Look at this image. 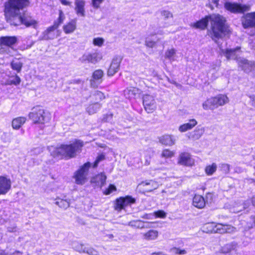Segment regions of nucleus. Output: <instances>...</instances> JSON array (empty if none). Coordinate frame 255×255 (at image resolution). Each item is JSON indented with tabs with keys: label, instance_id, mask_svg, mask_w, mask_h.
Returning a JSON list of instances; mask_svg holds the SVG:
<instances>
[{
	"label": "nucleus",
	"instance_id": "obj_1",
	"mask_svg": "<svg viewBox=\"0 0 255 255\" xmlns=\"http://www.w3.org/2000/svg\"><path fill=\"white\" fill-rule=\"evenodd\" d=\"M209 21L211 22L212 29L210 35L214 40L216 41L217 39L229 33V28L225 24V19L219 14H214L207 16L196 22L192 23L191 26L196 28L203 29L206 27Z\"/></svg>",
	"mask_w": 255,
	"mask_h": 255
},
{
	"label": "nucleus",
	"instance_id": "obj_2",
	"mask_svg": "<svg viewBox=\"0 0 255 255\" xmlns=\"http://www.w3.org/2000/svg\"><path fill=\"white\" fill-rule=\"evenodd\" d=\"M83 145L82 141L75 139L69 144H61L56 147H52L50 150L54 157L69 159L75 157L81 151Z\"/></svg>",
	"mask_w": 255,
	"mask_h": 255
},
{
	"label": "nucleus",
	"instance_id": "obj_3",
	"mask_svg": "<svg viewBox=\"0 0 255 255\" xmlns=\"http://www.w3.org/2000/svg\"><path fill=\"white\" fill-rule=\"evenodd\" d=\"M203 232L206 233H232L236 231V228L229 225L208 223L202 228Z\"/></svg>",
	"mask_w": 255,
	"mask_h": 255
},
{
	"label": "nucleus",
	"instance_id": "obj_4",
	"mask_svg": "<svg viewBox=\"0 0 255 255\" xmlns=\"http://www.w3.org/2000/svg\"><path fill=\"white\" fill-rule=\"evenodd\" d=\"M29 4L28 0H8L4 4L5 14H20V10Z\"/></svg>",
	"mask_w": 255,
	"mask_h": 255
},
{
	"label": "nucleus",
	"instance_id": "obj_5",
	"mask_svg": "<svg viewBox=\"0 0 255 255\" xmlns=\"http://www.w3.org/2000/svg\"><path fill=\"white\" fill-rule=\"evenodd\" d=\"M28 116L35 124H44L50 120L44 110L40 107L34 108Z\"/></svg>",
	"mask_w": 255,
	"mask_h": 255
},
{
	"label": "nucleus",
	"instance_id": "obj_6",
	"mask_svg": "<svg viewBox=\"0 0 255 255\" xmlns=\"http://www.w3.org/2000/svg\"><path fill=\"white\" fill-rule=\"evenodd\" d=\"M91 166L90 162H87L81 166L74 174L73 178L77 184L83 185L88 181L89 169Z\"/></svg>",
	"mask_w": 255,
	"mask_h": 255
},
{
	"label": "nucleus",
	"instance_id": "obj_7",
	"mask_svg": "<svg viewBox=\"0 0 255 255\" xmlns=\"http://www.w3.org/2000/svg\"><path fill=\"white\" fill-rule=\"evenodd\" d=\"M135 202V199L131 196H127L125 197H121L116 199L114 202V209L118 212H120L128 206L131 205Z\"/></svg>",
	"mask_w": 255,
	"mask_h": 255
},
{
	"label": "nucleus",
	"instance_id": "obj_8",
	"mask_svg": "<svg viewBox=\"0 0 255 255\" xmlns=\"http://www.w3.org/2000/svg\"><path fill=\"white\" fill-rule=\"evenodd\" d=\"M143 104L148 113H153L156 109V103L154 98L150 95H145L143 97Z\"/></svg>",
	"mask_w": 255,
	"mask_h": 255
},
{
	"label": "nucleus",
	"instance_id": "obj_9",
	"mask_svg": "<svg viewBox=\"0 0 255 255\" xmlns=\"http://www.w3.org/2000/svg\"><path fill=\"white\" fill-rule=\"evenodd\" d=\"M225 8L232 12H243L250 10V6L227 2L225 3Z\"/></svg>",
	"mask_w": 255,
	"mask_h": 255
},
{
	"label": "nucleus",
	"instance_id": "obj_10",
	"mask_svg": "<svg viewBox=\"0 0 255 255\" xmlns=\"http://www.w3.org/2000/svg\"><path fill=\"white\" fill-rule=\"evenodd\" d=\"M178 163L183 166H192L194 165V159L188 152H182L179 155Z\"/></svg>",
	"mask_w": 255,
	"mask_h": 255
},
{
	"label": "nucleus",
	"instance_id": "obj_11",
	"mask_svg": "<svg viewBox=\"0 0 255 255\" xmlns=\"http://www.w3.org/2000/svg\"><path fill=\"white\" fill-rule=\"evenodd\" d=\"M122 58L120 56H115L112 59L110 66L108 70V75L113 76L119 70Z\"/></svg>",
	"mask_w": 255,
	"mask_h": 255
},
{
	"label": "nucleus",
	"instance_id": "obj_12",
	"mask_svg": "<svg viewBox=\"0 0 255 255\" xmlns=\"http://www.w3.org/2000/svg\"><path fill=\"white\" fill-rule=\"evenodd\" d=\"M159 184L154 180H150L141 182L138 184V187L145 190V192H150L156 189Z\"/></svg>",
	"mask_w": 255,
	"mask_h": 255
},
{
	"label": "nucleus",
	"instance_id": "obj_13",
	"mask_svg": "<svg viewBox=\"0 0 255 255\" xmlns=\"http://www.w3.org/2000/svg\"><path fill=\"white\" fill-rule=\"evenodd\" d=\"M11 181L10 178L0 176V195L5 194L10 190Z\"/></svg>",
	"mask_w": 255,
	"mask_h": 255
},
{
	"label": "nucleus",
	"instance_id": "obj_14",
	"mask_svg": "<svg viewBox=\"0 0 255 255\" xmlns=\"http://www.w3.org/2000/svg\"><path fill=\"white\" fill-rule=\"evenodd\" d=\"M102 58V54L100 52H93L85 54L82 56L83 61H87L88 62L95 63L101 60Z\"/></svg>",
	"mask_w": 255,
	"mask_h": 255
},
{
	"label": "nucleus",
	"instance_id": "obj_15",
	"mask_svg": "<svg viewBox=\"0 0 255 255\" xmlns=\"http://www.w3.org/2000/svg\"><path fill=\"white\" fill-rule=\"evenodd\" d=\"M242 23L244 28L255 26V12L247 14Z\"/></svg>",
	"mask_w": 255,
	"mask_h": 255
},
{
	"label": "nucleus",
	"instance_id": "obj_16",
	"mask_svg": "<svg viewBox=\"0 0 255 255\" xmlns=\"http://www.w3.org/2000/svg\"><path fill=\"white\" fill-rule=\"evenodd\" d=\"M197 124L198 122L195 119H190L187 123L180 126L178 128V130L181 132H186L187 130L193 129Z\"/></svg>",
	"mask_w": 255,
	"mask_h": 255
},
{
	"label": "nucleus",
	"instance_id": "obj_17",
	"mask_svg": "<svg viewBox=\"0 0 255 255\" xmlns=\"http://www.w3.org/2000/svg\"><path fill=\"white\" fill-rule=\"evenodd\" d=\"M215 108L217 109L220 106H223L229 102V98L224 94H219L213 97Z\"/></svg>",
	"mask_w": 255,
	"mask_h": 255
},
{
	"label": "nucleus",
	"instance_id": "obj_18",
	"mask_svg": "<svg viewBox=\"0 0 255 255\" xmlns=\"http://www.w3.org/2000/svg\"><path fill=\"white\" fill-rule=\"evenodd\" d=\"M7 21L11 24L14 26L19 25L22 24V15L20 14L7 15L5 14Z\"/></svg>",
	"mask_w": 255,
	"mask_h": 255
},
{
	"label": "nucleus",
	"instance_id": "obj_19",
	"mask_svg": "<svg viewBox=\"0 0 255 255\" xmlns=\"http://www.w3.org/2000/svg\"><path fill=\"white\" fill-rule=\"evenodd\" d=\"M17 41L16 36H1L0 37V44L1 46L11 47L15 44Z\"/></svg>",
	"mask_w": 255,
	"mask_h": 255
},
{
	"label": "nucleus",
	"instance_id": "obj_20",
	"mask_svg": "<svg viewBox=\"0 0 255 255\" xmlns=\"http://www.w3.org/2000/svg\"><path fill=\"white\" fill-rule=\"evenodd\" d=\"M37 24V21L30 15L27 14H24L22 15V24H24L26 27L32 26L35 28Z\"/></svg>",
	"mask_w": 255,
	"mask_h": 255
},
{
	"label": "nucleus",
	"instance_id": "obj_21",
	"mask_svg": "<svg viewBox=\"0 0 255 255\" xmlns=\"http://www.w3.org/2000/svg\"><path fill=\"white\" fill-rule=\"evenodd\" d=\"M159 141L162 144L166 146H172L175 143L174 136L170 134H164L159 138Z\"/></svg>",
	"mask_w": 255,
	"mask_h": 255
},
{
	"label": "nucleus",
	"instance_id": "obj_22",
	"mask_svg": "<svg viewBox=\"0 0 255 255\" xmlns=\"http://www.w3.org/2000/svg\"><path fill=\"white\" fill-rule=\"evenodd\" d=\"M222 53L226 56L227 59H237V60L240 58H238V52L239 51V48L221 50Z\"/></svg>",
	"mask_w": 255,
	"mask_h": 255
},
{
	"label": "nucleus",
	"instance_id": "obj_23",
	"mask_svg": "<svg viewBox=\"0 0 255 255\" xmlns=\"http://www.w3.org/2000/svg\"><path fill=\"white\" fill-rule=\"evenodd\" d=\"M107 177L104 173H101L93 177L91 180L92 183H95L96 185L102 187L106 183Z\"/></svg>",
	"mask_w": 255,
	"mask_h": 255
},
{
	"label": "nucleus",
	"instance_id": "obj_24",
	"mask_svg": "<svg viewBox=\"0 0 255 255\" xmlns=\"http://www.w3.org/2000/svg\"><path fill=\"white\" fill-rule=\"evenodd\" d=\"M25 117H19L13 119L11 122V126L13 129H19L26 122Z\"/></svg>",
	"mask_w": 255,
	"mask_h": 255
},
{
	"label": "nucleus",
	"instance_id": "obj_25",
	"mask_svg": "<svg viewBox=\"0 0 255 255\" xmlns=\"http://www.w3.org/2000/svg\"><path fill=\"white\" fill-rule=\"evenodd\" d=\"M193 205L199 209H202L205 206L204 197L200 195H195L193 198Z\"/></svg>",
	"mask_w": 255,
	"mask_h": 255
},
{
	"label": "nucleus",
	"instance_id": "obj_26",
	"mask_svg": "<svg viewBox=\"0 0 255 255\" xmlns=\"http://www.w3.org/2000/svg\"><path fill=\"white\" fill-rule=\"evenodd\" d=\"M158 232L153 229L142 234L143 239L146 241L155 240L158 238Z\"/></svg>",
	"mask_w": 255,
	"mask_h": 255
},
{
	"label": "nucleus",
	"instance_id": "obj_27",
	"mask_svg": "<svg viewBox=\"0 0 255 255\" xmlns=\"http://www.w3.org/2000/svg\"><path fill=\"white\" fill-rule=\"evenodd\" d=\"M76 20L72 19L63 26L64 32L66 34L73 33L76 29Z\"/></svg>",
	"mask_w": 255,
	"mask_h": 255
},
{
	"label": "nucleus",
	"instance_id": "obj_28",
	"mask_svg": "<svg viewBox=\"0 0 255 255\" xmlns=\"http://www.w3.org/2000/svg\"><path fill=\"white\" fill-rule=\"evenodd\" d=\"M75 10L77 14L82 16H85L84 6L85 2L84 0H75Z\"/></svg>",
	"mask_w": 255,
	"mask_h": 255
},
{
	"label": "nucleus",
	"instance_id": "obj_29",
	"mask_svg": "<svg viewBox=\"0 0 255 255\" xmlns=\"http://www.w3.org/2000/svg\"><path fill=\"white\" fill-rule=\"evenodd\" d=\"M238 61L239 66L242 67V69L245 72H248L252 70L253 66L252 62L244 58H240L238 60Z\"/></svg>",
	"mask_w": 255,
	"mask_h": 255
},
{
	"label": "nucleus",
	"instance_id": "obj_30",
	"mask_svg": "<svg viewBox=\"0 0 255 255\" xmlns=\"http://www.w3.org/2000/svg\"><path fill=\"white\" fill-rule=\"evenodd\" d=\"M213 97L207 99L202 103V108L205 110H214L216 109Z\"/></svg>",
	"mask_w": 255,
	"mask_h": 255
},
{
	"label": "nucleus",
	"instance_id": "obj_31",
	"mask_svg": "<svg viewBox=\"0 0 255 255\" xmlns=\"http://www.w3.org/2000/svg\"><path fill=\"white\" fill-rule=\"evenodd\" d=\"M55 204L58 206L60 208L66 209L70 206V200L57 198L56 199Z\"/></svg>",
	"mask_w": 255,
	"mask_h": 255
},
{
	"label": "nucleus",
	"instance_id": "obj_32",
	"mask_svg": "<svg viewBox=\"0 0 255 255\" xmlns=\"http://www.w3.org/2000/svg\"><path fill=\"white\" fill-rule=\"evenodd\" d=\"M176 50L175 49L172 48L168 49L165 52V57L169 59L171 61L176 60Z\"/></svg>",
	"mask_w": 255,
	"mask_h": 255
},
{
	"label": "nucleus",
	"instance_id": "obj_33",
	"mask_svg": "<svg viewBox=\"0 0 255 255\" xmlns=\"http://www.w3.org/2000/svg\"><path fill=\"white\" fill-rule=\"evenodd\" d=\"M101 108V105L99 103L95 102L93 104L90 105L86 109L87 112L89 115H93L96 113Z\"/></svg>",
	"mask_w": 255,
	"mask_h": 255
},
{
	"label": "nucleus",
	"instance_id": "obj_34",
	"mask_svg": "<svg viewBox=\"0 0 255 255\" xmlns=\"http://www.w3.org/2000/svg\"><path fill=\"white\" fill-rule=\"evenodd\" d=\"M128 225L135 229H142L145 228L144 222L139 220L131 221Z\"/></svg>",
	"mask_w": 255,
	"mask_h": 255
},
{
	"label": "nucleus",
	"instance_id": "obj_35",
	"mask_svg": "<svg viewBox=\"0 0 255 255\" xmlns=\"http://www.w3.org/2000/svg\"><path fill=\"white\" fill-rule=\"evenodd\" d=\"M104 76V72L102 70L99 69L95 71L93 73L92 78L94 81L98 83H101Z\"/></svg>",
	"mask_w": 255,
	"mask_h": 255
},
{
	"label": "nucleus",
	"instance_id": "obj_36",
	"mask_svg": "<svg viewBox=\"0 0 255 255\" xmlns=\"http://www.w3.org/2000/svg\"><path fill=\"white\" fill-rule=\"evenodd\" d=\"M21 82L20 78L17 75H15L14 76H11L9 78V79L6 81L5 84V85H18L20 84Z\"/></svg>",
	"mask_w": 255,
	"mask_h": 255
},
{
	"label": "nucleus",
	"instance_id": "obj_37",
	"mask_svg": "<svg viewBox=\"0 0 255 255\" xmlns=\"http://www.w3.org/2000/svg\"><path fill=\"white\" fill-rule=\"evenodd\" d=\"M91 97L94 102L98 103L105 98L104 94L98 91L93 93Z\"/></svg>",
	"mask_w": 255,
	"mask_h": 255
},
{
	"label": "nucleus",
	"instance_id": "obj_38",
	"mask_svg": "<svg viewBox=\"0 0 255 255\" xmlns=\"http://www.w3.org/2000/svg\"><path fill=\"white\" fill-rule=\"evenodd\" d=\"M217 168V165L215 163H213L211 165H207L205 169V173L208 175H212L215 171H216Z\"/></svg>",
	"mask_w": 255,
	"mask_h": 255
},
{
	"label": "nucleus",
	"instance_id": "obj_39",
	"mask_svg": "<svg viewBox=\"0 0 255 255\" xmlns=\"http://www.w3.org/2000/svg\"><path fill=\"white\" fill-rule=\"evenodd\" d=\"M137 89L134 88H131L125 91V95L127 98L132 99L135 97Z\"/></svg>",
	"mask_w": 255,
	"mask_h": 255
},
{
	"label": "nucleus",
	"instance_id": "obj_40",
	"mask_svg": "<svg viewBox=\"0 0 255 255\" xmlns=\"http://www.w3.org/2000/svg\"><path fill=\"white\" fill-rule=\"evenodd\" d=\"M236 248V245L233 243L227 244L222 248L221 251L223 253H229Z\"/></svg>",
	"mask_w": 255,
	"mask_h": 255
},
{
	"label": "nucleus",
	"instance_id": "obj_41",
	"mask_svg": "<svg viewBox=\"0 0 255 255\" xmlns=\"http://www.w3.org/2000/svg\"><path fill=\"white\" fill-rule=\"evenodd\" d=\"M204 131V128H196L193 131L192 137L194 139H198L201 137Z\"/></svg>",
	"mask_w": 255,
	"mask_h": 255
},
{
	"label": "nucleus",
	"instance_id": "obj_42",
	"mask_svg": "<svg viewBox=\"0 0 255 255\" xmlns=\"http://www.w3.org/2000/svg\"><path fill=\"white\" fill-rule=\"evenodd\" d=\"M11 68L14 70H16L17 72H19L21 71L22 63L18 61H12L11 62Z\"/></svg>",
	"mask_w": 255,
	"mask_h": 255
},
{
	"label": "nucleus",
	"instance_id": "obj_43",
	"mask_svg": "<svg viewBox=\"0 0 255 255\" xmlns=\"http://www.w3.org/2000/svg\"><path fill=\"white\" fill-rule=\"evenodd\" d=\"M174 154L175 152L173 151H171L168 149H165L162 150L161 156L162 157L168 158L174 156Z\"/></svg>",
	"mask_w": 255,
	"mask_h": 255
},
{
	"label": "nucleus",
	"instance_id": "obj_44",
	"mask_svg": "<svg viewBox=\"0 0 255 255\" xmlns=\"http://www.w3.org/2000/svg\"><path fill=\"white\" fill-rule=\"evenodd\" d=\"M159 39L157 41H154L149 37H147L145 41V45L149 48H153L156 46L157 42L159 41Z\"/></svg>",
	"mask_w": 255,
	"mask_h": 255
},
{
	"label": "nucleus",
	"instance_id": "obj_45",
	"mask_svg": "<svg viewBox=\"0 0 255 255\" xmlns=\"http://www.w3.org/2000/svg\"><path fill=\"white\" fill-rule=\"evenodd\" d=\"M58 27V24H57V22H54L52 26L48 27L45 32L46 34L47 35L46 38H51L52 37H50L48 35H49L51 32L56 29Z\"/></svg>",
	"mask_w": 255,
	"mask_h": 255
},
{
	"label": "nucleus",
	"instance_id": "obj_46",
	"mask_svg": "<svg viewBox=\"0 0 255 255\" xmlns=\"http://www.w3.org/2000/svg\"><path fill=\"white\" fill-rule=\"evenodd\" d=\"M74 249L80 253H85L86 247L80 243H76L74 245Z\"/></svg>",
	"mask_w": 255,
	"mask_h": 255
},
{
	"label": "nucleus",
	"instance_id": "obj_47",
	"mask_svg": "<svg viewBox=\"0 0 255 255\" xmlns=\"http://www.w3.org/2000/svg\"><path fill=\"white\" fill-rule=\"evenodd\" d=\"M117 190L116 187L113 184H110L108 188L106 189L104 191V194L106 195H109Z\"/></svg>",
	"mask_w": 255,
	"mask_h": 255
},
{
	"label": "nucleus",
	"instance_id": "obj_48",
	"mask_svg": "<svg viewBox=\"0 0 255 255\" xmlns=\"http://www.w3.org/2000/svg\"><path fill=\"white\" fill-rule=\"evenodd\" d=\"M104 41L103 38L97 37L93 39V43L95 46L101 47L103 45Z\"/></svg>",
	"mask_w": 255,
	"mask_h": 255
},
{
	"label": "nucleus",
	"instance_id": "obj_49",
	"mask_svg": "<svg viewBox=\"0 0 255 255\" xmlns=\"http://www.w3.org/2000/svg\"><path fill=\"white\" fill-rule=\"evenodd\" d=\"M170 252L173 254L178 255H185L187 253L185 250H180V249L175 247L171 249Z\"/></svg>",
	"mask_w": 255,
	"mask_h": 255
},
{
	"label": "nucleus",
	"instance_id": "obj_50",
	"mask_svg": "<svg viewBox=\"0 0 255 255\" xmlns=\"http://www.w3.org/2000/svg\"><path fill=\"white\" fill-rule=\"evenodd\" d=\"M85 253L89 255H100L99 252L93 248H86Z\"/></svg>",
	"mask_w": 255,
	"mask_h": 255
},
{
	"label": "nucleus",
	"instance_id": "obj_51",
	"mask_svg": "<svg viewBox=\"0 0 255 255\" xmlns=\"http://www.w3.org/2000/svg\"><path fill=\"white\" fill-rule=\"evenodd\" d=\"M65 15L64 13L61 10H59V17L57 21L55 22H57V24H58V26L61 24L62 23H63L64 20L65 19Z\"/></svg>",
	"mask_w": 255,
	"mask_h": 255
},
{
	"label": "nucleus",
	"instance_id": "obj_52",
	"mask_svg": "<svg viewBox=\"0 0 255 255\" xmlns=\"http://www.w3.org/2000/svg\"><path fill=\"white\" fill-rule=\"evenodd\" d=\"M155 216L157 218H164L166 216V213L163 210H159L154 213Z\"/></svg>",
	"mask_w": 255,
	"mask_h": 255
},
{
	"label": "nucleus",
	"instance_id": "obj_53",
	"mask_svg": "<svg viewBox=\"0 0 255 255\" xmlns=\"http://www.w3.org/2000/svg\"><path fill=\"white\" fill-rule=\"evenodd\" d=\"M104 0H92V6L95 8H98L100 7L101 3L103 2Z\"/></svg>",
	"mask_w": 255,
	"mask_h": 255
},
{
	"label": "nucleus",
	"instance_id": "obj_54",
	"mask_svg": "<svg viewBox=\"0 0 255 255\" xmlns=\"http://www.w3.org/2000/svg\"><path fill=\"white\" fill-rule=\"evenodd\" d=\"M104 159H105V155L104 154H102L98 155V157H97L96 160H95V161L94 162V167H96V166H97L99 163L100 161L104 160Z\"/></svg>",
	"mask_w": 255,
	"mask_h": 255
},
{
	"label": "nucleus",
	"instance_id": "obj_55",
	"mask_svg": "<svg viewBox=\"0 0 255 255\" xmlns=\"http://www.w3.org/2000/svg\"><path fill=\"white\" fill-rule=\"evenodd\" d=\"M221 170L225 173H228L230 171V165L228 164L224 163L221 165Z\"/></svg>",
	"mask_w": 255,
	"mask_h": 255
},
{
	"label": "nucleus",
	"instance_id": "obj_56",
	"mask_svg": "<svg viewBox=\"0 0 255 255\" xmlns=\"http://www.w3.org/2000/svg\"><path fill=\"white\" fill-rule=\"evenodd\" d=\"M0 255H23V253L20 251H15L13 253H11L10 254L6 253L4 251H2L0 253Z\"/></svg>",
	"mask_w": 255,
	"mask_h": 255
},
{
	"label": "nucleus",
	"instance_id": "obj_57",
	"mask_svg": "<svg viewBox=\"0 0 255 255\" xmlns=\"http://www.w3.org/2000/svg\"><path fill=\"white\" fill-rule=\"evenodd\" d=\"M0 255H23V253L20 251H15L13 253H11L10 254L6 253L4 251H2L0 253Z\"/></svg>",
	"mask_w": 255,
	"mask_h": 255
},
{
	"label": "nucleus",
	"instance_id": "obj_58",
	"mask_svg": "<svg viewBox=\"0 0 255 255\" xmlns=\"http://www.w3.org/2000/svg\"><path fill=\"white\" fill-rule=\"evenodd\" d=\"M162 15L166 18H169L172 17V14L170 11L164 10L161 13Z\"/></svg>",
	"mask_w": 255,
	"mask_h": 255
},
{
	"label": "nucleus",
	"instance_id": "obj_59",
	"mask_svg": "<svg viewBox=\"0 0 255 255\" xmlns=\"http://www.w3.org/2000/svg\"><path fill=\"white\" fill-rule=\"evenodd\" d=\"M7 231L10 233L15 232L17 231V228L15 225H12L7 227Z\"/></svg>",
	"mask_w": 255,
	"mask_h": 255
},
{
	"label": "nucleus",
	"instance_id": "obj_60",
	"mask_svg": "<svg viewBox=\"0 0 255 255\" xmlns=\"http://www.w3.org/2000/svg\"><path fill=\"white\" fill-rule=\"evenodd\" d=\"M61 3L65 5H70L71 2L66 0H59Z\"/></svg>",
	"mask_w": 255,
	"mask_h": 255
},
{
	"label": "nucleus",
	"instance_id": "obj_61",
	"mask_svg": "<svg viewBox=\"0 0 255 255\" xmlns=\"http://www.w3.org/2000/svg\"><path fill=\"white\" fill-rule=\"evenodd\" d=\"M150 216H151L150 215L146 214V215H144L142 217V218H145V219H150Z\"/></svg>",
	"mask_w": 255,
	"mask_h": 255
},
{
	"label": "nucleus",
	"instance_id": "obj_62",
	"mask_svg": "<svg viewBox=\"0 0 255 255\" xmlns=\"http://www.w3.org/2000/svg\"><path fill=\"white\" fill-rule=\"evenodd\" d=\"M106 236L110 239H112L114 238V235L113 234H108Z\"/></svg>",
	"mask_w": 255,
	"mask_h": 255
},
{
	"label": "nucleus",
	"instance_id": "obj_63",
	"mask_svg": "<svg viewBox=\"0 0 255 255\" xmlns=\"http://www.w3.org/2000/svg\"><path fill=\"white\" fill-rule=\"evenodd\" d=\"M252 202L253 205L254 206H255V196H254V197L252 198Z\"/></svg>",
	"mask_w": 255,
	"mask_h": 255
},
{
	"label": "nucleus",
	"instance_id": "obj_64",
	"mask_svg": "<svg viewBox=\"0 0 255 255\" xmlns=\"http://www.w3.org/2000/svg\"><path fill=\"white\" fill-rule=\"evenodd\" d=\"M146 165H149L150 164V160H146L145 162Z\"/></svg>",
	"mask_w": 255,
	"mask_h": 255
}]
</instances>
